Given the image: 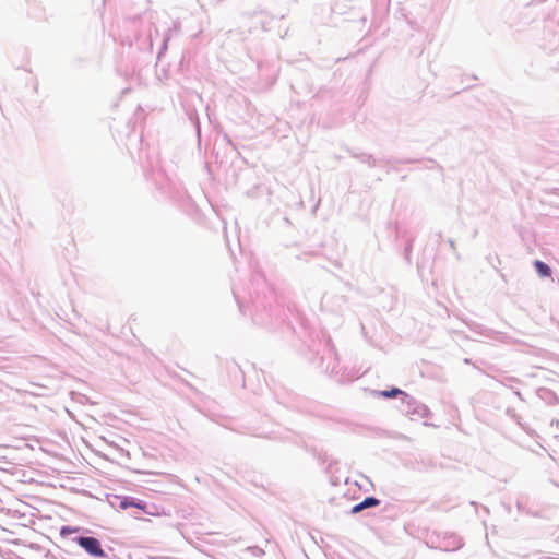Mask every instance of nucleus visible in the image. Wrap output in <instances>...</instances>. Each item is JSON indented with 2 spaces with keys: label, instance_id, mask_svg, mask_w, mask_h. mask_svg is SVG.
Here are the masks:
<instances>
[{
  "label": "nucleus",
  "instance_id": "nucleus-8",
  "mask_svg": "<svg viewBox=\"0 0 559 559\" xmlns=\"http://www.w3.org/2000/svg\"><path fill=\"white\" fill-rule=\"evenodd\" d=\"M518 382V379L513 378V377H506L501 380V383L506 386H509L511 389H513V384L512 383H515Z\"/></svg>",
  "mask_w": 559,
  "mask_h": 559
},
{
  "label": "nucleus",
  "instance_id": "nucleus-7",
  "mask_svg": "<svg viewBox=\"0 0 559 559\" xmlns=\"http://www.w3.org/2000/svg\"><path fill=\"white\" fill-rule=\"evenodd\" d=\"M535 269H536L537 273L543 277L550 276V274H551L550 267L542 261H538V260L535 261Z\"/></svg>",
  "mask_w": 559,
  "mask_h": 559
},
{
  "label": "nucleus",
  "instance_id": "nucleus-3",
  "mask_svg": "<svg viewBox=\"0 0 559 559\" xmlns=\"http://www.w3.org/2000/svg\"><path fill=\"white\" fill-rule=\"evenodd\" d=\"M380 504V500L374 497H367L360 503L355 504L352 508V513L356 514L361 512L365 509L373 508Z\"/></svg>",
  "mask_w": 559,
  "mask_h": 559
},
{
  "label": "nucleus",
  "instance_id": "nucleus-5",
  "mask_svg": "<svg viewBox=\"0 0 559 559\" xmlns=\"http://www.w3.org/2000/svg\"><path fill=\"white\" fill-rule=\"evenodd\" d=\"M373 394L377 395V396L385 397V399H392V397L401 396V399L403 400L404 394H406V393L404 391L397 389V388H393L391 390L374 391Z\"/></svg>",
  "mask_w": 559,
  "mask_h": 559
},
{
  "label": "nucleus",
  "instance_id": "nucleus-9",
  "mask_svg": "<svg viewBox=\"0 0 559 559\" xmlns=\"http://www.w3.org/2000/svg\"><path fill=\"white\" fill-rule=\"evenodd\" d=\"M249 551H251L254 556H258L260 557L262 554H263V550L259 547H249L248 548Z\"/></svg>",
  "mask_w": 559,
  "mask_h": 559
},
{
  "label": "nucleus",
  "instance_id": "nucleus-6",
  "mask_svg": "<svg viewBox=\"0 0 559 559\" xmlns=\"http://www.w3.org/2000/svg\"><path fill=\"white\" fill-rule=\"evenodd\" d=\"M463 546V543L460 537L455 535H451L444 539V549L445 550H456Z\"/></svg>",
  "mask_w": 559,
  "mask_h": 559
},
{
  "label": "nucleus",
  "instance_id": "nucleus-12",
  "mask_svg": "<svg viewBox=\"0 0 559 559\" xmlns=\"http://www.w3.org/2000/svg\"><path fill=\"white\" fill-rule=\"evenodd\" d=\"M167 39L164 40V49L166 48Z\"/></svg>",
  "mask_w": 559,
  "mask_h": 559
},
{
  "label": "nucleus",
  "instance_id": "nucleus-11",
  "mask_svg": "<svg viewBox=\"0 0 559 559\" xmlns=\"http://www.w3.org/2000/svg\"><path fill=\"white\" fill-rule=\"evenodd\" d=\"M514 393H515V395H516L519 399L523 400L522 394L520 393V391H514Z\"/></svg>",
  "mask_w": 559,
  "mask_h": 559
},
{
  "label": "nucleus",
  "instance_id": "nucleus-10",
  "mask_svg": "<svg viewBox=\"0 0 559 559\" xmlns=\"http://www.w3.org/2000/svg\"><path fill=\"white\" fill-rule=\"evenodd\" d=\"M70 532L69 527H62L61 534L64 535L66 533Z\"/></svg>",
  "mask_w": 559,
  "mask_h": 559
},
{
  "label": "nucleus",
  "instance_id": "nucleus-4",
  "mask_svg": "<svg viewBox=\"0 0 559 559\" xmlns=\"http://www.w3.org/2000/svg\"><path fill=\"white\" fill-rule=\"evenodd\" d=\"M130 507H134V508L144 510L145 503L143 501L135 500L132 497H123L120 500V508L126 510V509H128Z\"/></svg>",
  "mask_w": 559,
  "mask_h": 559
},
{
  "label": "nucleus",
  "instance_id": "nucleus-1",
  "mask_svg": "<svg viewBox=\"0 0 559 559\" xmlns=\"http://www.w3.org/2000/svg\"><path fill=\"white\" fill-rule=\"evenodd\" d=\"M402 405V412L412 420L427 418L429 416L428 407L408 394H404Z\"/></svg>",
  "mask_w": 559,
  "mask_h": 559
},
{
  "label": "nucleus",
  "instance_id": "nucleus-2",
  "mask_svg": "<svg viewBox=\"0 0 559 559\" xmlns=\"http://www.w3.org/2000/svg\"><path fill=\"white\" fill-rule=\"evenodd\" d=\"M88 555L96 558H104L106 556L102 548L99 540L95 537L79 536L74 539Z\"/></svg>",
  "mask_w": 559,
  "mask_h": 559
}]
</instances>
